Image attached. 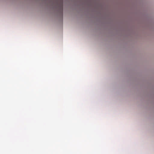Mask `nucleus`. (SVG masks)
<instances>
[{
  "instance_id": "nucleus-1",
  "label": "nucleus",
  "mask_w": 154,
  "mask_h": 154,
  "mask_svg": "<svg viewBox=\"0 0 154 154\" xmlns=\"http://www.w3.org/2000/svg\"><path fill=\"white\" fill-rule=\"evenodd\" d=\"M60 9L62 13L63 10V4L62 1L61 2L60 5Z\"/></svg>"
}]
</instances>
